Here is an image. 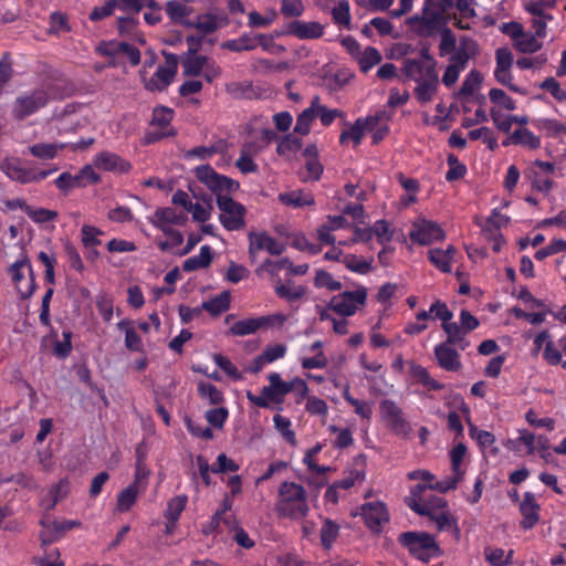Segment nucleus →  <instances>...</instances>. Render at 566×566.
I'll list each match as a JSON object with an SVG mask.
<instances>
[{
  "label": "nucleus",
  "mask_w": 566,
  "mask_h": 566,
  "mask_svg": "<svg viewBox=\"0 0 566 566\" xmlns=\"http://www.w3.org/2000/svg\"><path fill=\"white\" fill-rule=\"evenodd\" d=\"M332 17L336 24L348 28L350 24V7L347 0L338 1L332 9Z\"/></svg>",
  "instance_id": "obj_54"
},
{
  "label": "nucleus",
  "mask_w": 566,
  "mask_h": 566,
  "mask_svg": "<svg viewBox=\"0 0 566 566\" xmlns=\"http://www.w3.org/2000/svg\"><path fill=\"white\" fill-rule=\"evenodd\" d=\"M458 337L460 340L450 342V336H447L446 342L434 347V356L438 365L447 371H458L462 366L460 354L453 346H457L460 350H464L470 345L469 340L460 334Z\"/></svg>",
  "instance_id": "obj_6"
},
{
  "label": "nucleus",
  "mask_w": 566,
  "mask_h": 566,
  "mask_svg": "<svg viewBox=\"0 0 566 566\" xmlns=\"http://www.w3.org/2000/svg\"><path fill=\"white\" fill-rule=\"evenodd\" d=\"M262 151V146L256 142H245L241 146L240 155L235 160V167L240 172L254 174L258 172L259 166L254 158Z\"/></svg>",
  "instance_id": "obj_21"
},
{
  "label": "nucleus",
  "mask_w": 566,
  "mask_h": 566,
  "mask_svg": "<svg viewBox=\"0 0 566 566\" xmlns=\"http://www.w3.org/2000/svg\"><path fill=\"white\" fill-rule=\"evenodd\" d=\"M467 453V448L464 444L459 443L452 448L450 451V459L452 465V476H448L441 481H437L434 485H429L431 489H436L439 492H448L457 488L459 481L462 479L464 474V470L462 468V463Z\"/></svg>",
  "instance_id": "obj_12"
},
{
  "label": "nucleus",
  "mask_w": 566,
  "mask_h": 566,
  "mask_svg": "<svg viewBox=\"0 0 566 566\" xmlns=\"http://www.w3.org/2000/svg\"><path fill=\"white\" fill-rule=\"evenodd\" d=\"M517 50L523 53H534L542 48V43L532 33H525L514 43Z\"/></svg>",
  "instance_id": "obj_62"
},
{
  "label": "nucleus",
  "mask_w": 566,
  "mask_h": 566,
  "mask_svg": "<svg viewBox=\"0 0 566 566\" xmlns=\"http://www.w3.org/2000/svg\"><path fill=\"white\" fill-rule=\"evenodd\" d=\"M127 50V42L119 40H109L101 42L96 50L101 55L111 57V65L122 63L123 50Z\"/></svg>",
  "instance_id": "obj_35"
},
{
  "label": "nucleus",
  "mask_w": 566,
  "mask_h": 566,
  "mask_svg": "<svg viewBox=\"0 0 566 566\" xmlns=\"http://www.w3.org/2000/svg\"><path fill=\"white\" fill-rule=\"evenodd\" d=\"M212 259V249L209 245H202L197 255H192L185 260L182 270L185 272H193L197 270L206 269L210 265Z\"/></svg>",
  "instance_id": "obj_34"
},
{
  "label": "nucleus",
  "mask_w": 566,
  "mask_h": 566,
  "mask_svg": "<svg viewBox=\"0 0 566 566\" xmlns=\"http://www.w3.org/2000/svg\"><path fill=\"white\" fill-rule=\"evenodd\" d=\"M539 88L547 91L558 102H566V91L560 87L559 82L555 77H546Z\"/></svg>",
  "instance_id": "obj_64"
},
{
  "label": "nucleus",
  "mask_w": 566,
  "mask_h": 566,
  "mask_svg": "<svg viewBox=\"0 0 566 566\" xmlns=\"http://www.w3.org/2000/svg\"><path fill=\"white\" fill-rule=\"evenodd\" d=\"M356 60L361 72L367 73L381 61V55L376 48L367 46L364 51H360Z\"/></svg>",
  "instance_id": "obj_48"
},
{
  "label": "nucleus",
  "mask_w": 566,
  "mask_h": 566,
  "mask_svg": "<svg viewBox=\"0 0 566 566\" xmlns=\"http://www.w3.org/2000/svg\"><path fill=\"white\" fill-rule=\"evenodd\" d=\"M93 164L96 168L105 171H114V172H127L130 169V164L124 159H122L118 155L111 151H102L98 153L94 159Z\"/></svg>",
  "instance_id": "obj_26"
},
{
  "label": "nucleus",
  "mask_w": 566,
  "mask_h": 566,
  "mask_svg": "<svg viewBox=\"0 0 566 566\" xmlns=\"http://www.w3.org/2000/svg\"><path fill=\"white\" fill-rule=\"evenodd\" d=\"M1 168L3 172L12 180L21 184L38 182L57 170V168L49 170H39L35 168L23 167L18 159L6 160Z\"/></svg>",
  "instance_id": "obj_10"
},
{
  "label": "nucleus",
  "mask_w": 566,
  "mask_h": 566,
  "mask_svg": "<svg viewBox=\"0 0 566 566\" xmlns=\"http://www.w3.org/2000/svg\"><path fill=\"white\" fill-rule=\"evenodd\" d=\"M277 200L285 207L292 209H301L315 205L314 195L311 191L303 189L280 192Z\"/></svg>",
  "instance_id": "obj_28"
},
{
  "label": "nucleus",
  "mask_w": 566,
  "mask_h": 566,
  "mask_svg": "<svg viewBox=\"0 0 566 566\" xmlns=\"http://www.w3.org/2000/svg\"><path fill=\"white\" fill-rule=\"evenodd\" d=\"M430 313L436 318L442 321V328L446 332L447 336H450V342L460 340V338L458 337L460 333L458 328V323L451 322L453 314L444 303H441L439 301L434 302L430 306Z\"/></svg>",
  "instance_id": "obj_29"
},
{
  "label": "nucleus",
  "mask_w": 566,
  "mask_h": 566,
  "mask_svg": "<svg viewBox=\"0 0 566 566\" xmlns=\"http://www.w3.org/2000/svg\"><path fill=\"white\" fill-rule=\"evenodd\" d=\"M186 220L185 212H178L171 207L157 209L151 217H148V221L160 231H168L172 226H181Z\"/></svg>",
  "instance_id": "obj_20"
},
{
  "label": "nucleus",
  "mask_w": 566,
  "mask_h": 566,
  "mask_svg": "<svg viewBox=\"0 0 566 566\" xmlns=\"http://www.w3.org/2000/svg\"><path fill=\"white\" fill-rule=\"evenodd\" d=\"M391 114L385 109H377L374 114L363 117L366 133L371 135L373 144H379L389 134Z\"/></svg>",
  "instance_id": "obj_17"
},
{
  "label": "nucleus",
  "mask_w": 566,
  "mask_h": 566,
  "mask_svg": "<svg viewBox=\"0 0 566 566\" xmlns=\"http://www.w3.org/2000/svg\"><path fill=\"white\" fill-rule=\"evenodd\" d=\"M417 506V514L428 516L441 532H450L455 539L460 537V528L457 524L455 518L446 509L433 513L432 511L424 510L423 507Z\"/></svg>",
  "instance_id": "obj_23"
},
{
  "label": "nucleus",
  "mask_w": 566,
  "mask_h": 566,
  "mask_svg": "<svg viewBox=\"0 0 566 566\" xmlns=\"http://www.w3.org/2000/svg\"><path fill=\"white\" fill-rule=\"evenodd\" d=\"M273 422L275 429L281 433V436L292 446L296 444L295 433L292 430V422L289 418L282 415H275L273 417Z\"/></svg>",
  "instance_id": "obj_55"
},
{
  "label": "nucleus",
  "mask_w": 566,
  "mask_h": 566,
  "mask_svg": "<svg viewBox=\"0 0 566 566\" xmlns=\"http://www.w3.org/2000/svg\"><path fill=\"white\" fill-rule=\"evenodd\" d=\"M207 63V56L192 54L187 56L182 62L184 74L187 76L201 75L202 69Z\"/></svg>",
  "instance_id": "obj_50"
},
{
  "label": "nucleus",
  "mask_w": 566,
  "mask_h": 566,
  "mask_svg": "<svg viewBox=\"0 0 566 566\" xmlns=\"http://www.w3.org/2000/svg\"><path fill=\"white\" fill-rule=\"evenodd\" d=\"M197 179L209 188L217 198L221 195H230L239 189V182L228 178L223 175H219L209 165L198 166L195 169Z\"/></svg>",
  "instance_id": "obj_5"
},
{
  "label": "nucleus",
  "mask_w": 566,
  "mask_h": 566,
  "mask_svg": "<svg viewBox=\"0 0 566 566\" xmlns=\"http://www.w3.org/2000/svg\"><path fill=\"white\" fill-rule=\"evenodd\" d=\"M439 86L438 74L429 77L428 80L416 84L415 86V96L421 104H427L431 102L437 93Z\"/></svg>",
  "instance_id": "obj_37"
},
{
  "label": "nucleus",
  "mask_w": 566,
  "mask_h": 566,
  "mask_svg": "<svg viewBox=\"0 0 566 566\" xmlns=\"http://www.w3.org/2000/svg\"><path fill=\"white\" fill-rule=\"evenodd\" d=\"M504 147L521 146L527 149H538L541 138L525 127H517L502 140Z\"/></svg>",
  "instance_id": "obj_25"
},
{
  "label": "nucleus",
  "mask_w": 566,
  "mask_h": 566,
  "mask_svg": "<svg viewBox=\"0 0 566 566\" xmlns=\"http://www.w3.org/2000/svg\"><path fill=\"white\" fill-rule=\"evenodd\" d=\"M138 21L133 17H120L117 20V30L120 35L136 40L140 44H145V38L138 32Z\"/></svg>",
  "instance_id": "obj_39"
},
{
  "label": "nucleus",
  "mask_w": 566,
  "mask_h": 566,
  "mask_svg": "<svg viewBox=\"0 0 566 566\" xmlns=\"http://www.w3.org/2000/svg\"><path fill=\"white\" fill-rule=\"evenodd\" d=\"M67 147V143H35L28 147L29 153L41 160H52L57 157L59 153Z\"/></svg>",
  "instance_id": "obj_33"
},
{
  "label": "nucleus",
  "mask_w": 566,
  "mask_h": 566,
  "mask_svg": "<svg viewBox=\"0 0 566 566\" xmlns=\"http://www.w3.org/2000/svg\"><path fill=\"white\" fill-rule=\"evenodd\" d=\"M455 248L450 244L446 249H430L428 251V259L439 271L450 273L452 271V263L455 261Z\"/></svg>",
  "instance_id": "obj_31"
},
{
  "label": "nucleus",
  "mask_w": 566,
  "mask_h": 566,
  "mask_svg": "<svg viewBox=\"0 0 566 566\" xmlns=\"http://www.w3.org/2000/svg\"><path fill=\"white\" fill-rule=\"evenodd\" d=\"M292 32L300 39H317L323 35V28L317 22H295Z\"/></svg>",
  "instance_id": "obj_45"
},
{
  "label": "nucleus",
  "mask_w": 566,
  "mask_h": 566,
  "mask_svg": "<svg viewBox=\"0 0 566 566\" xmlns=\"http://www.w3.org/2000/svg\"><path fill=\"white\" fill-rule=\"evenodd\" d=\"M139 493V486L136 483L129 484L117 495L116 510L118 512H127L135 504Z\"/></svg>",
  "instance_id": "obj_42"
},
{
  "label": "nucleus",
  "mask_w": 566,
  "mask_h": 566,
  "mask_svg": "<svg viewBox=\"0 0 566 566\" xmlns=\"http://www.w3.org/2000/svg\"><path fill=\"white\" fill-rule=\"evenodd\" d=\"M365 478H366V472H365L364 468L355 467V468L346 471L345 476L342 480L336 481V483H337V485L340 486L342 490H348L356 484L363 483Z\"/></svg>",
  "instance_id": "obj_52"
},
{
  "label": "nucleus",
  "mask_w": 566,
  "mask_h": 566,
  "mask_svg": "<svg viewBox=\"0 0 566 566\" xmlns=\"http://www.w3.org/2000/svg\"><path fill=\"white\" fill-rule=\"evenodd\" d=\"M339 525L325 518L321 528V543L325 549H331L335 541L339 535Z\"/></svg>",
  "instance_id": "obj_47"
},
{
  "label": "nucleus",
  "mask_w": 566,
  "mask_h": 566,
  "mask_svg": "<svg viewBox=\"0 0 566 566\" xmlns=\"http://www.w3.org/2000/svg\"><path fill=\"white\" fill-rule=\"evenodd\" d=\"M481 82H482V77H481L480 73H478L475 71H471L465 76V80L462 83V86L457 94L458 97L462 98V99H468L480 87Z\"/></svg>",
  "instance_id": "obj_49"
},
{
  "label": "nucleus",
  "mask_w": 566,
  "mask_h": 566,
  "mask_svg": "<svg viewBox=\"0 0 566 566\" xmlns=\"http://www.w3.org/2000/svg\"><path fill=\"white\" fill-rule=\"evenodd\" d=\"M405 74L407 78L418 84L437 75V72L432 60L427 57L420 60H408L405 64Z\"/></svg>",
  "instance_id": "obj_22"
},
{
  "label": "nucleus",
  "mask_w": 566,
  "mask_h": 566,
  "mask_svg": "<svg viewBox=\"0 0 566 566\" xmlns=\"http://www.w3.org/2000/svg\"><path fill=\"white\" fill-rule=\"evenodd\" d=\"M230 300V292L223 291L217 296L203 302L202 307L212 315H219L229 308Z\"/></svg>",
  "instance_id": "obj_44"
},
{
  "label": "nucleus",
  "mask_w": 566,
  "mask_h": 566,
  "mask_svg": "<svg viewBox=\"0 0 566 566\" xmlns=\"http://www.w3.org/2000/svg\"><path fill=\"white\" fill-rule=\"evenodd\" d=\"M380 415L387 426L398 436L407 437L411 432L410 423L403 418L396 402L385 399L380 403Z\"/></svg>",
  "instance_id": "obj_15"
},
{
  "label": "nucleus",
  "mask_w": 566,
  "mask_h": 566,
  "mask_svg": "<svg viewBox=\"0 0 566 566\" xmlns=\"http://www.w3.org/2000/svg\"><path fill=\"white\" fill-rule=\"evenodd\" d=\"M364 122L365 120H363V117H358L347 128L343 129L339 136V143L345 145L352 142L354 146L360 145L366 133Z\"/></svg>",
  "instance_id": "obj_36"
},
{
  "label": "nucleus",
  "mask_w": 566,
  "mask_h": 566,
  "mask_svg": "<svg viewBox=\"0 0 566 566\" xmlns=\"http://www.w3.org/2000/svg\"><path fill=\"white\" fill-rule=\"evenodd\" d=\"M269 386L262 388V394L268 396L273 402L282 401L283 397L292 392V379L285 381L277 373H271L268 376Z\"/></svg>",
  "instance_id": "obj_30"
},
{
  "label": "nucleus",
  "mask_w": 566,
  "mask_h": 566,
  "mask_svg": "<svg viewBox=\"0 0 566 566\" xmlns=\"http://www.w3.org/2000/svg\"><path fill=\"white\" fill-rule=\"evenodd\" d=\"M399 543L408 549L410 555L422 562H429L441 554L434 536L426 532H405L400 534Z\"/></svg>",
  "instance_id": "obj_2"
},
{
  "label": "nucleus",
  "mask_w": 566,
  "mask_h": 566,
  "mask_svg": "<svg viewBox=\"0 0 566 566\" xmlns=\"http://www.w3.org/2000/svg\"><path fill=\"white\" fill-rule=\"evenodd\" d=\"M343 397L350 406H353L357 416L363 419L370 420L373 416V408L369 402L352 397L348 389L343 392Z\"/></svg>",
  "instance_id": "obj_53"
},
{
  "label": "nucleus",
  "mask_w": 566,
  "mask_h": 566,
  "mask_svg": "<svg viewBox=\"0 0 566 566\" xmlns=\"http://www.w3.org/2000/svg\"><path fill=\"white\" fill-rule=\"evenodd\" d=\"M316 104H314V99L312 98L311 104L307 108L302 111V113L296 118V124L294 126V133L301 136H306L311 132V125L316 117L315 112Z\"/></svg>",
  "instance_id": "obj_38"
},
{
  "label": "nucleus",
  "mask_w": 566,
  "mask_h": 566,
  "mask_svg": "<svg viewBox=\"0 0 566 566\" xmlns=\"http://www.w3.org/2000/svg\"><path fill=\"white\" fill-rule=\"evenodd\" d=\"M96 306L101 317L105 322H111L114 314V301L108 294H98L96 296Z\"/></svg>",
  "instance_id": "obj_63"
},
{
  "label": "nucleus",
  "mask_w": 566,
  "mask_h": 566,
  "mask_svg": "<svg viewBox=\"0 0 566 566\" xmlns=\"http://www.w3.org/2000/svg\"><path fill=\"white\" fill-rule=\"evenodd\" d=\"M555 165L551 161L536 159L524 170L525 180L531 184L534 191L548 195L554 188L553 175Z\"/></svg>",
  "instance_id": "obj_3"
},
{
  "label": "nucleus",
  "mask_w": 566,
  "mask_h": 566,
  "mask_svg": "<svg viewBox=\"0 0 566 566\" xmlns=\"http://www.w3.org/2000/svg\"><path fill=\"white\" fill-rule=\"evenodd\" d=\"M360 515L373 532H380L389 521L386 505L380 501L367 502L360 506Z\"/></svg>",
  "instance_id": "obj_16"
},
{
  "label": "nucleus",
  "mask_w": 566,
  "mask_h": 566,
  "mask_svg": "<svg viewBox=\"0 0 566 566\" xmlns=\"http://www.w3.org/2000/svg\"><path fill=\"white\" fill-rule=\"evenodd\" d=\"M287 346L284 344H273L266 346L260 355L261 363L272 364L286 355Z\"/></svg>",
  "instance_id": "obj_59"
},
{
  "label": "nucleus",
  "mask_w": 566,
  "mask_h": 566,
  "mask_svg": "<svg viewBox=\"0 0 566 566\" xmlns=\"http://www.w3.org/2000/svg\"><path fill=\"white\" fill-rule=\"evenodd\" d=\"M217 206L220 210V223L228 231H237L244 227L245 208L241 203L228 195H221L217 198Z\"/></svg>",
  "instance_id": "obj_7"
},
{
  "label": "nucleus",
  "mask_w": 566,
  "mask_h": 566,
  "mask_svg": "<svg viewBox=\"0 0 566 566\" xmlns=\"http://www.w3.org/2000/svg\"><path fill=\"white\" fill-rule=\"evenodd\" d=\"M429 485H434V483L429 484H417L411 488L410 495L406 499L407 505L417 513V506L420 509L423 507L428 511H432L433 513L439 512L447 507V501L441 496L430 495V496H422V493L430 489Z\"/></svg>",
  "instance_id": "obj_13"
},
{
  "label": "nucleus",
  "mask_w": 566,
  "mask_h": 566,
  "mask_svg": "<svg viewBox=\"0 0 566 566\" xmlns=\"http://www.w3.org/2000/svg\"><path fill=\"white\" fill-rule=\"evenodd\" d=\"M433 0H424L421 14H416L407 20L409 28L419 35H430L434 32V24L439 19V13L430 12V4Z\"/></svg>",
  "instance_id": "obj_18"
},
{
  "label": "nucleus",
  "mask_w": 566,
  "mask_h": 566,
  "mask_svg": "<svg viewBox=\"0 0 566 566\" xmlns=\"http://www.w3.org/2000/svg\"><path fill=\"white\" fill-rule=\"evenodd\" d=\"M301 147L302 143L297 137L287 135L279 142L276 151L281 156L291 157L295 155Z\"/></svg>",
  "instance_id": "obj_57"
},
{
  "label": "nucleus",
  "mask_w": 566,
  "mask_h": 566,
  "mask_svg": "<svg viewBox=\"0 0 566 566\" xmlns=\"http://www.w3.org/2000/svg\"><path fill=\"white\" fill-rule=\"evenodd\" d=\"M232 507V502L226 497L221 504V509L218 510L213 516L211 517V520L203 526L202 531L205 534H210L212 533L216 528L219 527L221 521H223L224 523H229L227 518H223V515L230 511Z\"/></svg>",
  "instance_id": "obj_56"
},
{
  "label": "nucleus",
  "mask_w": 566,
  "mask_h": 566,
  "mask_svg": "<svg viewBox=\"0 0 566 566\" xmlns=\"http://www.w3.org/2000/svg\"><path fill=\"white\" fill-rule=\"evenodd\" d=\"M8 271L20 297L29 298L35 291V281L28 256H21L9 266Z\"/></svg>",
  "instance_id": "obj_4"
},
{
  "label": "nucleus",
  "mask_w": 566,
  "mask_h": 566,
  "mask_svg": "<svg viewBox=\"0 0 566 566\" xmlns=\"http://www.w3.org/2000/svg\"><path fill=\"white\" fill-rule=\"evenodd\" d=\"M367 291L358 287L334 296L329 302V308L343 316H350L366 302Z\"/></svg>",
  "instance_id": "obj_11"
},
{
  "label": "nucleus",
  "mask_w": 566,
  "mask_h": 566,
  "mask_svg": "<svg viewBox=\"0 0 566 566\" xmlns=\"http://www.w3.org/2000/svg\"><path fill=\"white\" fill-rule=\"evenodd\" d=\"M43 531L40 534L41 541L43 544L52 543L61 537L65 532L78 527L81 525L80 521L76 520H65V521H51L43 520L41 522Z\"/></svg>",
  "instance_id": "obj_24"
},
{
  "label": "nucleus",
  "mask_w": 566,
  "mask_h": 566,
  "mask_svg": "<svg viewBox=\"0 0 566 566\" xmlns=\"http://www.w3.org/2000/svg\"><path fill=\"white\" fill-rule=\"evenodd\" d=\"M286 266H290L289 258H281L279 260L266 259L256 268L255 273L258 275L266 273L272 279H279L280 272L286 271Z\"/></svg>",
  "instance_id": "obj_41"
},
{
  "label": "nucleus",
  "mask_w": 566,
  "mask_h": 566,
  "mask_svg": "<svg viewBox=\"0 0 566 566\" xmlns=\"http://www.w3.org/2000/svg\"><path fill=\"white\" fill-rule=\"evenodd\" d=\"M475 42L470 38L462 36L450 59L467 65L468 61L475 54Z\"/></svg>",
  "instance_id": "obj_43"
},
{
  "label": "nucleus",
  "mask_w": 566,
  "mask_h": 566,
  "mask_svg": "<svg viewBox=\"0 0 566 566\" xmlns=\"http://www.w3.org/2000/svg\"><path fill=\"white\" fill-rule=\"evenodd\" d=\"M48 102L49 94L44 88L24 93L15 99L12 106V115L17 119H23L44 107Z\"/></svg>",
  "instance_id": "obj_8"
},
{
  "label": "nucleus",
  "mask_w": 566,
  "mask_h": 566,
  "mask_svg": "<svg viewBox=\"0 0 566 566\" xmlns=\"http://www.w3.org/2000/svg\"><path fill=\"white\" fill-rule=\"evenodd\" d=\"M342 262L346 265L347 269L358 274H366L371 269V263L369 261L353 254L344 255Z\"/></svg>",
  "instance_id": "obj_61"
},
{
  "label": "nucleus",
  "mask_w": 566,
  "mask_h": 566,
  "mask_svg": "<svg viewBox=\"0 0 566 566\" xmlns=\"http://www.w3.org/2000/svg\"><path fill=\"white\" fill-rule=\"evenodd\" d=\"M539 504L536 502L534 494L526 492L520 504V512L523 516L520 525L524 530L533 528L539 520Z\"/></svg>",
  "instance_id": "obj_27"
},
{
  "label": "nucleus",
  "mask_w": 566,
  "mask_h": 566,
  "mask_svg": "<svg viewBox=\"0 0 566 566\" xmlns=\"http://www.w3.org/2000/svg\"><path fill=\"white\" fill-rule=\"evenodd\" d=\"M314 104H316L315 112L316 117L319 118L322 125L329 126L336 117L342 116V112L334 108L329 109L326 106L321 104V99L318 96H314Z\"/></svg>",
  "instance_id": "obj_58"
},
{
  "label": "nucleus",
  "mask_w": 566,
  "mask_h": 566,
  "mask_svg": "<svg viewBox=\"0 0 566 566\" xmlns=\"http://www.w3.org/2000/svg\"><path fill=\"white\" fill-rule=\"evenodd\" d=\"M261 328L259 316L248 317L233 323L230 327V333L234 336H247L254 334Z\"/></svg>",
  "instance_id": "obj_46"
},
{
  "label": "nucleus",
  "mask_w": 566,
  "mask_h": 566,
  "mask_svg": "<svg viewBox=\"0 0 566 566\" xmlns=\"http://www.w3.org/2000/svg\"><path fill=\"white\" fill-rule=\"evenodd\" d=\"M198 392L210 405H220L223 401L222 392L212 384L200 381L198 384Z\"/></svg>",
  "instance_id": "obj_51"
},
{
  "label": "nucleus",
  "mask_w": 566,
  "mask_h": 566,
  "mask_svg": "<svg viewBox=\"0 0 566 566\" xmlns=\"http://www.w3.org/2000/svg\"><path fill=\"white\" fill-rule=\"evenodd\" d=\"M177 73V62L168 59L164 64L158 65L155 74L150 78L144 77L145 87L149 91H163L174 80Z\"/></svg>",
  "instance_id": "obj_19"
},
{
  "label": "nucleus",
  "mask_w": 566,
  "mask_h": 566,
  "mask_svg": "<svg viewBox=\"0 0 566 566\" xmlns=\"http://www.w3.org/2000/svg\"><path fill=\"white\" fill-rule=\"evenodd\" d=\"M187 4L188 3L182 0L167 1L165 10L168 18L175 23L189 27L191 24L190 14L192 13V9Z\"/></svg>",
  "instance_id": "obj_32"
},
{
  "label": "nucleus",
  "mask_w": 566,
  "mask_h": 566,
  "mask_svg": "<svg viewBox=\"0 0 566 566\" xmlns=\"http://www.w3.org/2000/svg\"><path fill=\"white\" fill-rule=\"evenodd\" d=\"M275 510L284 517L304 518L310 511L305 489L295 482H283L279 488Z\"/></svg>",
  "instance_id": "obj_1"
},
{
  "label": "nucleus",
  "mask_w": 566,
  "mask_h": 566,
  "mask_svg": "<svg viewBox=\"0 0 566 566\" xmlns=\"http://www.w3.org/2000/svg\"><path fill=\"white\" fill-rule=\"evenodd\" d=\"M248 238L249 255L252 262L255 261L260 251H266L271 255H280L285 251V244L266 232H250Z\"/></svg>",
  "instance_id": "obj_14"
},
{
  "label": "nucleus",
  "mask_w": 566,
  "mask_h": 566,
  "mask_svg": "<svg viewBox=\"0 0 566 566\" xmlns=\"http://www.w3.org/2000/svg\"><path fill=\"white\" fill-rule=\"evenodd\" d=\"M328 431L336 434V439L333 442L335 448L344 449L354 442L353 432L347 428H338L335 424H331Z\"/></svg>",
  "instance_id": "obj_60"
},
{
  "label": "nucleus",
  "mask_w": 566,
  "mask_h": 566,
  "mask_svg": "<svg viewBox=\"0 0 566 566\" xmlns=\"http://www.w3.org/2000/svg\"><path fill=\"white\" fill-rule=\"evenodd\" d=\"M410 239L420 245H430L446 238L443 229L431 220L418 218L409 231Z\"/></svg>",
  "instance_id": "obj_9"
},
{
  "label": "nucleus",
  "mask_w": 566,
  "mask_h": 566,
  "mask_svg": "<svg viewBox=\"0 0 566 566\" xmlns=\"http://www.w3.org/2000/svg\"><path fill=\"white\" fill-rule=\"evenodd\" d=\"M187 501L188 497L186 495H177L168 502L167 510L165 512V517L169 522V524L167 525L168 532L171 531V527L178 521L180 514L186 507Z\"/></svg>",
  "instance_id": "obj_40"
}]
</instances>
